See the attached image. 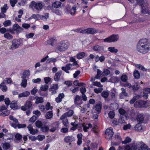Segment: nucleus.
<instances>
[{"label":"nucleus","mask_w":150,"mask_h":150,"mask_svg":"<svg viewBox=\"0 0 150 150\" xmlns=\"http://www.w3.org/2000/svg\"><path fill=\"white\" fill-rule=\"evenodd\" d=\"M105 138L107 139H110L111 138L113 134L112 128L110 127L106 129L105 132Z\"/></svg>","instance_id":"nucleus-8"},{"label":"nucleus","mask_w":150,"mask_h":150,"mask_svg":"<svg viewBox=\"0 0 150 150\" xmlns=\"http://www.w3.org/2000/svg\"><path fill=\"white\" fill-rule=\"evenodd\" d=\"M73 66L72 64H68L65 67H62V69L66 72V73H69V70H70Z\"/></svg>","instance_id":"nucleus-14"},{"label":"nucleus","mask_w":150,"mask_h":150,"mask_svg":"<svg viewBox=\"0 0 150 150\" xmlns=\"http://www.w3.org/2000/svg\"><path fill=\"white\" fill-rule=\"evenodd\" d=\"M26 125L25 124H21L18 123V122L17 124H12V127L14 128L18 127V129L21 128H24L26 127Z\"/></svg>","instance_id":"nucleus-19"},{"label":"nucleus","mask_w":150,"mask_h":150,"mask_svg":"<svg viewBox=\"0 0 150 150\" xmlns=\"http://www.w3.org/2000/svg\"><path fill=\"white\" fill-rule=\"evenodd\" d=\"M82 134L81 133H79L77 135V138L78 139V140L77 142V144L78 145H81L82 143Z\"/></svg>","instance_id":"nucleus-31"},{"label":"nucleus","mask_w":150,"mask_h":150,"mask_svg":"<svg viewBox=\"0 0 150 150\" xmlns=\"http://www.w3.org/2000/svg\"><path fill=\"white\" fill-rule=\"evenodd\" d=\"M22 79V82L21 83V86L23 88H25L27 84V80L26 79Z\"/></svg>","instance_id":"nucleus-40"},{"label":"nucleus","mask_w":150,"mask_h":150,"mask_svg":"<svg viewBox=\"0 0 150 150\" xmlns=\"http://www.w3.org/2000/svg\"><path fill=\"white\" fill-rule=\"evenodd\" d=\"M87 34H94L96 32L95 29L93 28L87 29Z\"/></svg>","instance_id":"nucleus-37"},{"label":"nucleus","mask_w":150,"mask_h":150,"mask_svg":"<svg viewBox=\"0 0 150 150\" xmlns=\"http://www.w3.org/2000/svg\"><path fill=\"white\" fill-rule=\"evenodd\" d=\"M122 92L120 94V99H122L125 97L127 96V93L126 92L125 90L123 88H122L121 89Z\"/></svg>","instance_id":"nucleus-20"},{"label":"nucleus","mask_w":150,"mask_h":150,"mask_svg":"<svg viewBox=\"0 0 150 150\" xmlns=\"http://www.w3.org/2000/svg\"><path fill=\"white\" fill-rule=\"evenodd\" d=\"M49 130V128L48 126H44L41 128V131L43 132H47Z\"/></svg>","instance_id":"nucleus-59"},{"label":"nucleus","mask_w":150,"mask_h":150,"mask_svg":"<svg viewBox=\"0 0 150 150\" xmlns=\"http://www.w3.org/2000/svg\"><path fill=\"white\" fill-rule=\"evenodd\" d=\"M13 28L14 30L18 29V30L21 31L23 30V28L20 27L18 24H15L13 25Z\"/></svg>","instance_id":"nucleus-42"},{"label":"nucleus","mask_w":150,"mask_h":150,"mask_svg":"<svg viewBox=\"0 0 150 150\" xmlns=\"http://www.w3.org/2000/svg\"><path fill=\"white\" fill-rule=\"evenodd\" d=\"M64 94L63 93L59 94L58 96L55 98V101L57 103H60L62 101V99L64 97Z\"/></svg>","instance_id":"nucleus-24"},{"label":"nucleus","mask_w":150,"mask_h":150,"mask_svg":"<svg viewBox=\"0 0 150 150\" xmlns=\"http://www.w3.org/2000/svg\"><path fill=\"white\" fill-rule=\"evenodd\" d=\"M134 76L135 79H139L140 76L139 73L137 70L135 71L134 72Z\"/></svg>","instance_id":"nucleus-48"},{"label":"nucleus","mask_w":150,"mask_h":150,"mask_svg":"<svg viewBox=\"0 0 150 150\" xmlns=\"http://www.w3.org/2000/svg\"><path fill=\"white\" fill-rule=\"evenodd\" d=\"M103 90L102 87H99L98 88H94V92L96 93H100Z\"/></svg>","instance_id":"nucleus-49"},{"label":"nucleus","mask_w":150,"mask_h":150,"mask_svg":"<svg viewBox=\"0 0 150 150\" xmlns=\"http://www.w3.org/2000/svg\"><path fill=\"white\" fill-rule=\"evenodd\" d=\"M9 118L11 120L13 121V123H11V126H12V124H17L18 122V120L11 115H10L9 116Z\"/></svg>","instance_id":"nucleus-28"},{"label":"nucleus","mask_w":150,"mask_h":150,"mask_svg":"<svg viewBox=\"0 0 150 150\" xmlns=\"http://www.w3.org/2000/svg\"><path fill=\"white\" fill-rule=\"evenodd\" d=\"M58 88V84H52L49 89V91L51 92V95H53L56 94L57 92V90Z\"/></svg>","instance_id":"nucleus-9"},{"label":"nucleus","mask_w":150,"mask_h":150,"mask_svg":"<svg viewBox=\"0 0 150 150\" xmlns=\"http://www.w3.org/2000/svg\"><path fill=\"white\" fill-rule=\"evenodd\" d=\"M90 104H85L81 108L80 111L82 113H84L87 110L88 112L90 110Z\"/></svg>","instance_id":"nucleus-13"},{"label":"nucleus","mask_w":150,"mask_h":150,"mask_svg":"<svg viewBox=\"0 0 150 150\" xmlns=\"http://www.w3.org/2000/svg\"><path fill=\"white\" fill-rule=\"evenodd\" d=\"M131 141V139L129 137H127L124 141H122L123 144H125L130 142Z\"/></svg>","instance_id":"nucleus-52"},{"label":"nucleus","mask_w":150,"mask_h":150,"mask_svg":"<svg viewBox=\"0 0 150 150\" xmlns=\"http://www.w3.org/2000/svg\"><path fill=\"white\" fill-rule=\"evenodd\" d=\"M74 102L75 104L78 105L82 104V101L81 97L78 95H76L74 98Z\"/></svg>","instance_id":"nucleus-16"},{"label":"nucleus","mask_w":150,"mask_h":150,"mask_svg":"<svg viewBox=\"0 0 150 150\" xmlns=\"http://www.w3.org/2000/svg\"><path fill=\"white\" fill-rule=\"evenodd\" d=\"M101 108V106L100 104H97L93 108L91 111L92 113L93 114L94 113L98 114L100 112Z\"/></svg>","instance_id":"nucleus-10"},{"label":"nucleus","mask_w":150,"mask_h":150,"mask_svg":"<svg viewBox=\"0 0 150 150\" xmlns=\"http://www.w3.org/2000/svg\"><path fill=\"white\" fill-rule=\"evenodd\" d=\"M30 74V72L29 70H26L24 71L23 75L21 77L22 78L26 79L28 78Z\"/></svg>","instance_id":"nucleus-26"},{"label":"nucleus","mask_w":150,"mask_h":150,"mask_svg":"<svg viewBox=\"0 0 150 150\" xmlns=\"http://www.w3.org/2000/svg\"><path fill=\"white\" fill-rule=\"evenodd\" d=\"M60 119L62 120L63 123L64 125L66 127L67 126L69 125L68 120L67 118L65 117L64 118H61V116L60 117Z\"/></svg>","instance_id":"nucleus-38"},{"label":"nucleus","mask_w":150,"mask_h":150,"mask_svg":"<svg viewBox=\"0 0 150 150\" xmlns=\"http://www.w3.org/2000/svg\"><path fill=\"white\" fill-rule=\"evenodd\" d=\"M56 41V40L53 38H51L47 41V42L48 44H50L53 46L54 43Z\"/></svg>","instance_id":"nucleus-51"},{"label":"nucleus","mask_w":150,"mask_h":150,"mask_svg":"<svg viewBox=\"0 0 150 150\" xmlns=\"http://www.w3.org/2000/svg\"><path fill=\"white\" fill-rule=\"evenodd\" d=\"M54 51L55 52L57 53H59L64 51L62 48L60 47V45H59L58 44H57V46L55 48Z\"/></svg>","instance_id":"nucleus-34"},{"label":"nucleus","mask_w":150,"mask_h":150,"mask_svg":"<svg viewBox=\"0 0 150 150\" xmlns=\"http://www.w3.org/2000/svg\"><path fill=\"white\" fill-rule=\"evenodd\" d=\"M48 87H49L47 85L45 84L41 86L40 90L42 91H45L48 89Z\"/></svg>","instance_id":"nucleus-53"},{"label":"nucleus","mask_w":150,"mask_h":150,"mask_svg":"<svg viewBox=\"0 0 150 150\" xmlns=\"http://www.w3.org/2000/svg\"><path fill=\"white\" fill-rule=\"evenodd\" d=\"M30 94V92L28 91H25L19 94L18 97L19 98L22 97H26L28 96Z\"/></svg>","instance_id":"nucleus-21"},{"label":"nucleus","mask_w":150,"mask_h":150,"mask_svg":"<svg viewBox=\"0 0 150 150\" xmlns=\"http://www.w3.org/2000/svg\"><path fill=\"white\" fill-rule=\"evenodd\" d=\"M49 13H44V15H40L39 19L44 21H46L49 18Z\"/></svg>","instance_id":"nucleus-25"},{"label":"nucleus","mask_w":150,"mask_h":150,"mask_svg":"<svg viewBox=\"0 0 150 150\" xmlns=\"http://www.w3.org/2000/svg\"><path fill=\"white\" fill-rule=\"evenodd\" d=\"M10 113L9 110H7L5 111L2 112L0 114V115L2 116L3 117H5L8 115Z\"/></svg>","instance_id":"nucleus-50"},{"label":"nucleus","mask_w":150,"mask_h":150,"mask_svg":"<svg viewBox=\"0 0 150 150\" xmlns=\"http://www.w3.org/2000/svg\"><path fill=\"white\" fill-rule=\"evenodd\" d=\"M93 85L95 86L98 87H103V86L99 82L94 81L93 82Z\"/></svg>","instance_id":"nucleus-63"},{"label":"nucleus","mask_w":150,"mask_h":150,"mask_svg":"<svg viewBox=\"0 0 150 150\" xmlns=\"http://www.w3.org/2000/svg\"><path fill=\"white\" fill-rule=\"evenodd\" d=\"M35 124L36 127L38 128H41L42 125V123L39 120L35 122Z\"/></svg>","instance_id":"nucleus-57"},{"label":"nucleus","mask_w":150,"mask_h":150,"mask_svg":"<svg viewBox=\"0 0 150 150\" xmlns=\"http://www.w3.org/2000/svg\"><path fill=\"white\" fill-rule=\"evenodd\" d=\"M53 116V113L52 111H49L47 112L46 114L45 117L46 119H49L51 118Z\"/></svg>","instance_id":"nucleus-36"},{"label":"nucleus","mask_w":150,"mask_h":150,"mask_svg":"<svg viewBox=\"0 0 150 150\" xmlns=\"http://www.w3.org/2000/svg\"><path fill=\"white\" fill-rule=\"evenodd\" d=\"M109 95V93L107 91H103L101 93V96L104 98H107Z\"/></svg>","instance_id":"nucleus-64"},{"label":"nucleus","mask_w":150,"mask_h":150,"mask_svg":"<svg viewBox=\"0 0 150 150\" xmlns=\"http://www.w3.org/2000/svg\"><path fill=\"white\" fill-rule=\"evenodd\" d=\"M75 140V138L72 136H69L65 137L64 138L65 142L67 143H70Z\"/></svg>","instance_id":"nucleus-15"},{"label":"nucleus","mask_w":150,"mask_h":150,"mask_svg":"<svg viewBox=\"0 0 150 150\" xmlns=\"http://www.w3.org/2000/svg\"><path fill=\"white\" fill-rule=\"evenodd\" d=\"M108 50L112 53H116L118 52V50L114 47H109L108 48Z\"/></svg>","instance_id":"nucleus-32"},{"label":"nucleus","mask_w":150,"mask_h":150,"mask_svg":"<svg viewBox=\"0 0 150 150\" xmlns=\"http://www.w3.org/2000/svg\"><path fill=\"white\" fill-rule=\"evenodd\" d=\"M74 113L73 111L70 110L69 111L64 113L61 116V118L63 119L67 117H70Z\"/></svg>","instance_id":"nucleus-17"},{"label":"nucleus","mask_w":150,"mask_h":150,"mask_svg":"<svg viewBox=\"0 0 150 150\" xmlns=\"http://www.w3.org/2000/svg\"><path fill=\"white\" fill-rule=\"evenodd\" d=\"M140 144L139 142H134L124 147L119 146L118 150H136L139 147Z\"/></svg>","instance_id":"nucleus-4"},{"label":"nucleus","mask_w":150,"mask_h":150,"mask_svg":"<svg viewBox=\"0 0 150 150\" xmlns=\"http://www.w3.org/2000/svg\"><path fill=\"white\" fill-rule=\"evenodd\" d=\"M32 105V103L31 101H26L25 105L27 108H29L31 107Z\"/></svg>","instance_id":"nucleus-54"},{"label":"nucleus","mask_w":150,"mask_h":150,"mask_svg":"<svg viewBox=\"0 0 150 150\" xmlns=\"http://www.w3.org/2000/svg\"><path fill=\"white\" fill-rule=\"evenodd\" d=\"M40 14H33L28 19L29 20L34 18L35 19H39Z\"/></svg>","instance_id":"nucleus-55"},{"label":"nucleus","mask_w":150,"mask_h":150,"mask_svg":"<svg viewBox=\"0 0 150 150\" xmlns=\"http://www.w3.org/2000/svg\"><path fill=\"white\" fill-rule=\"evenodd\" d=\"M83 129L84 132H87L89 128L92 127V125L90 123L87 124H86L83 125Z\"/></svg>","instance_id":"nucleus-22"},{"label":"nucleus","mask_w":150,"mask_h":150,"mask_svg":"<svg viewBox=\"0 0 150 150\" xmlns=\"http://www.w3.org/2000/svg\"><path fill=\"white\" fill-rule=\"evenodd\" d=\"M136 49L137 51L141 54L147 53L150 51V41L146 38L140 39L137 44Z\"/></svg>","instance_id":"nucleus-1"},{"label":"nucleus","mask_w":150,"mask_h":150,"mask_svg":"<svg viewBox=\"0 0 150 150\" xmlns=\"http://www.w3.org/2000/svg\"><path fill=\"white\" fill-rule=\"evenodd\" d=\"M139 143L140 144L139 147L140 146V147L138 150H150V148H148L146 145L144 144H141V143Z\"/></svg>","instance_id":"nucleus-27"},{"label":"nucleus","mask_w":150,"mask_h":150,"mask_svg":"<svg viewBox=\"0 0 150 150\" xmlns=\"http://www.w3.org/2000/svg\"><path fill=\"white\" fill-rule=\"evenodd\" d=\"M44 4L42 1L35 2L34 1H32L29 5V7L33 11L35 9L38 13L42 10L44 6Z\"/></svg>","instance_id":"nucleus-3"},{"label":"nucleus","mask_w":150,"mask_h":150,"mask_svg":"<svg viewBox=\"0 0 150 150\" xmlns=\"http://www.w3.org/2000/svg\"><path fill=\"white\" fill-rule=\"evenodd\" d=\"M137 121L140 122L144 120V117L142 114H138L137 118Z\"/></svg>","instance_id":"nucleus-44"},{"label":"nucleus","mask_w":150,"mask_h":150,"mask_svg":"<svg viewBox=\"0 0 150 150\" xmlns=\"http://www.w3.org/2000/svg\"><path fill=\"white\" fill-rule=\"evenodd\" d=\"M149 101L147 100L146 101L142 100L137 101L134 104V106L137 108L147 107L149 106Z\"/></svg>","instance_id":"nucleus-6"},{"label":"nucleus","mask_w":150,"mask_h":150,"mask_svg":"<svg viewBox=\"0 0 150 150\" xmlns=\"http://www.w3.org/2000/svg\"><path fill=\"white\" fill-rule=\"evenodd\" d=\"M62 4V3L59 1H56L53 3L52 5L53 7L58 8L61 6Z\"/></svg>","instance_id":"nucleus-33"},{"label":"nucleus","mask_w":150,"mask_h":150,"mask_svg":"<svg viewBox=\"0 0 150 150\" xmlns=\"http://www.w3.org/2000/svg\"><path fill=\"white\" fill-rule=\"evenodd\" d=\"M130 3L134 4H139L141 7V12L144 14L150 15V10H149V6L146 1L144 0H128Z\"/></svg>","instance_id":"nucleus-2"},{"label":"nucleus","mask_w":150,"mask_h":150,"mask_svg":"<svg viewBox=\"0 0 150 150\" xmlns=\"http://www.w3.org/2000/svg\"><path fill=\"white\" fill-rule=\"evenodd\" d=\"M121 80L124 82L127 81V76L125 75H122L121 77Z\"/></svg>","instance_id":"nucleus-60"},{"label":"nucleus","mask_w":150,"mask_h":150,"mask_svg":"<svg viewBox=\"0 0 150 150\" xmlns=\"http://www.w3.org/2000/svg\"><path fill=\"white\" fill-rule=\"evenodd\" d=\"M4 83V84L5 83L9 84L12 82V81L11 79L10 78H6L3 82Z\"/></svg>","instance_id":"nucleus-47"},{"label":"nucleus","mask_w":150,"mask_h":150,"mask_svg":"<svg viewBox=\"0 0 150 150\" xmlns=\"http://www.w3.org/2000/svg\"><path fill=\"white\" fill-rule=\"evenodd\" d=\"M103 47L98 45L95 46L93 47V49L95 51H99L103 49Z\"/></svg>","instance_id":"nucleus-43"},{"label":"nucleus","mask_w":150,"mask_h":150,"mask_svg":"<svg viewBox=\"0 0 150 150\" xmlns=\"http://www.w3.org/2000/svg\"><path fill=\"white\" fill-rule=\"evenodd\" d=\"M118 105L116 103H113L111 104L110 108L111 110H117L118 108Z\"/></svg>","instance_id":"nucleus-30"},{"label":"nucleus","mask_w":150,"mask_h":150,"mask_svg":"<svg viewBox=\"0 0 150 150\" xmlns=\"http://www.w3.org/2000/svg\"><path fill=\"white\" fill-rule=\"evenodd\" d=\"M2 147L5 150H7L10 147V145L9 143H6L3 144Z\"/></svg>","instance_id":"nucleus-45"},{"label":"nucleus","mask_w":150,"mask_h":150,"mask_svg":"<svg viewBox=\"0 0 150 150\" xmlns=\"http://www.w3.org/2000/svg\"><path fill=\"white\" fill-rule=\"evenodd\" d=\"M86 53L84 52L79 53L76 55V57L79 59L83 58L85 56Z\"/></svg>","instance_id":"nucleus-35"},{"label":"nucleus","mask_w":150,"mask_h":150,"mask_svg":"<svg viewBox=\"0 0 150 150\" xmlns=\"http://www.w3.org/2000/svg\"><path fill=\"white\" fill-rule=\"evenodd\" d=\"M115 112L112 111H110L108 113V116L111 119L113 118L115 116Z\"/></svg>","instance_id":"nucleus-62"},{"label":"nucleus","mask_w":150,"mask_h":150,"mask_svg":"<svg viewBox=\"0 0 150 150\" xmlns=\"http://www.w3.org/2000/svg\"><path fill=\"white\" fill-rule=\"evenodd\" d=\"M10 106L11 109L15 110L17 109L18 106L17 103L16 102L12 101L10 104Z\"/></svg>","instance_id":"nucleus-29"},{"label":"nucleus","mask_w":150,"mask_h":150,"mask_svg":"<svg viewBox=\"0 0 150 150\" xmlns=\"http://www.w3.org/2000/svg\"><path fill=\"white\" fill-rule=\"evenodd\" d=\"M8 9V7L6 4H5L4 6L1 8V13H5L7 9Z\"/></svg>","instance_id":"nucleus-46"},{"label":"nucleus","mask_w":150,"mask_h":150,"mask_svg":"<svg viewBox=\"0 0 150 150\" xmlns=\"http://www.w3.org/2000/svg\"><path fill=\"white\" fill-rule=\"evenodd\" d=\"M119 38L118 35H112L109 37L103 39L105 42H114L117 41Z\"/></svg>","instance_id":"nucleus-7"},{"label":"nucleus","mask_w":150,"mask_h":150,"mask_svg":"<svg viewBox=\"0 0 150 150\" xmlns=\"http://www.w3.org/2000/svg\"><path fill=\"white\" fill-rule=\"evenodd\" d=\"M76 11V8L75 6H73L71 9L68 12L71 15H74Z\"/></svg>","instance_id":"nucleus-41"},{"label":"nucleus","mask_w":150,"mask_h":150,"mask_svg":"<svg viewBox=\"0 0 150 150\" xmlns=\"http://www.w3.org/2000/svg\"><path fill=\"white\" fill-rule=\"evenodd\" d=\"M4 37L8 39H10L13 38V36L8 33H5L4 35Z\"/></svg>","instance_id":"nucleus-58"},{"label":"nucleus","mask_w":150,"mask_h":150,"mask_svg":"<svg viewBox=\"0 0 150 150\" xmlns=\"http://www.w3.org/2000/svg\"><path fill=\"white\" fill-rule=\"evenodd\" d=\"M144 127L140 123L137 124L134 127L135 130L139 132H142L144 130Z\"/></svg>","instance_id":"nucleus-18"},{"label":"nucleus","mask_w":150,"mask_h":150,"mask_svg":"<svg viewBox=\"0 0 150 150\" xmlns=\"http://www.w3.org/2000/svg\"><path fill=\"white\" fill-rule=\"evenodd\" d=\"M27 128L29 131L30 133L32 135L36 134L38 132V130L36 129H34L31 125H29L27 127Z\"/></svg>","instance_id":"nucleus-12"},{"label":"nucleus","mask_w":150,"mask_h":150,"mask_svg":"<svg viewBox=\"0 0 150 150\" xmlns=\"http://www.w3.org/2000/svg\"><path fill=\"white\" fill-rule=\"evenodd\" d=\"M62 74V71H59L56 73L54 76V79L56 81L59 80L60 77Z\"/></svg>","instance_id":"nucleus-23"},{"label":"nucleus","mask_w":150,"mask_h":150,"mask_svg":"<svg viewBox=\"0 0 150 150\" xmlns=\"http://www.w3.org/2000/svg\"><path fill=\"white\" fill-rule=\"evenodd\" d=\"M62 48L63 51L67 50L69 44L67 42L61 41L58 43Z\"/></svg>","instance_id":"nucleus-11"},{"label":"nucleus","mask_w":150,"mask_h":150,"mask_svg":"<svg viewBox=\"0 0 150 150\" xmlns=\"http://www.w3.org/2000/svg\"><path fill=\"white\" fill-rule=\"evenodd\" d=\"M118 80V78L116 77H112L109 79V81L112 83H115Z\"/></svg>","instance_id":"nucleus-61"},{"label":"nucleus","mask_w":150,"mask_h":150,"mask_svg":"<svg viewBox=\"0 0 150 150\" xmlns=\"http://www.w3.org/2000/svg\"><path fill=\"white\" fill-rule=\"evenodd\" d=\"M44 101L43 98L42 97H38L36 100L35 103L38 104L43 103Z\"/></svg>","instance_id":"nucleus-39"},{"label":"nucleus","mask_w":150,"mask_h":150,"mask_svg":"<svg viewBox=\"0 0 150 150\" xmlns=\"http://www.w3.org/2000/svg\"><path fill=\"white\" fill-rule=\"evenodd\" d=\"M11 22L10 20H7L4 22L3 23V25L5 27H6L8 26L11 25Z\"/></svg>","instance_id":"nucleus-56"},{"label":"nucleus","mask_w":150,"mask_h":150,"mask_svg":"<svg viewBox=\"0 0 150 150\" xmlns=\"http://www.w3.org/2000/svg\"><path fill=\"white\" fill-rule=\"evenodd\" d=\"M21 41V39H15L13 40L11 43L12 45L9 47V49L11 50H13L18 48L20 46Z\"/></svg>","instance_id":"nucleus-5"}]
</instances>
